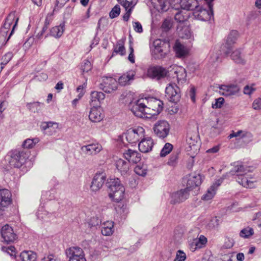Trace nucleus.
<instances>
[{
    "instance_id": "5fc2aeb1",
    "label": "nucleus",
    "mask_w": 261,
    "mask_h": 261,
    "mask_svg": "<svg viewBox=\"0 0 261 261\" xmlns=\"http://www.w3.org/2000/svg\"><path fill=\"white\" fill-rule=\"evenodd\" d=\"M17 18L18 19V17H16L15 12H12L8 15L7 17L6 18L5 21L7 22L8 23L10 24V25H12L14 21L15 23L16 22Z\"/></svg>"
},
{
    "instance_id": "a211bd4d",
    "label": "nucleus",
    "mask_w": 261,
    "mask_h": 261,
    "mask_svg": "<svg viewBox=\"0 0 261 261\" xmlns=\"http://www.w3.org/2000/svg\"><path fill=\"white\" fill-rule=\"evenodd\" d=\"M154 49L152 51L155 58L162 59L166 57L167 53L165 51V43L161 40H156L153 42Z\"/></svg>"
},
{
    "instance_id": "338daca9",
    "label": "nucleus",
    "mask_w": 261,
    "mask_h": 261,
    "mask_svg": "<svg viewBox=\"0 0 261 261\" xmlns=\"http://www.w3.org/2000/svg\"><path fill=\"white\" fill-rule=\"evenodd\" d=\"M255 91V89L252 87H250L249 86H246L244 88V93L247 95H250L253 91Z\"/></svg>"
},
{
    "instance_id": "79ce46f5",
    "label": "nucleus",
    "mask_w": 261,
    "mask_h": 261,
    "mask_svg": "<svg viewBox=\"0 0 261 261\" xmlns=\"http://www.w3.org/2000/svg\"><path fill=\"white\" fill-rule=\"evenodd\" d=\"M254 233L253 228L247 227L241 230L240 232V236L243 238H248L252 236Z\"/></svg>"
},
{
    "instance_id": "f704fd0d",
    "label": "nucleus",
    "mask_w": 261,
    "mask_h": 261,
    "mask_svg": "<svg viewBox=\"0 0 261 261\" xmlns=\"http://www.w3.org/2000/svg\"><path fill=\"white\" fill-rule=\"evenodd\" d=\"M115 54H119L122 56L125 55V48L124 47V40H120L118 41L116 45L114 46L112 56H114Z\"/></svg>"
},
{
    "instance_id": "20e7f679",
    "label": "nucleus",
    "mask_w": 261,
    "mask_h": 261,
    "mask_svg": "<svg viewBox=\"0 0 261 261\" xmlns=\"http://www.w3.org/2000/svg\"><path fill=\"white\" fill-rule=\"evenodd\" d=\"M213 2L211 4L206 3L208 9L203 8L202 6L198 5L193 12L194 17L199 20L207 21L214 17Z\"/></svg>"
},
{
    "instance_id": "f03ea898",
    "label": "nucleus",
    "mask_w": 261,
    "mask_h": 261,
    "mask_svg": "<svg viewBox=\"0 0 261 261\" xmlns=\"http://www.w3.org/2000/svg\"><path fill=\"white\" fill-rule=\"evenodd\" d=\"M10 164L16 168L24 169L30 155V152L24 149H13L8 153Z\"/></svg>"
},
{
    "instance_id": "9d476101",
    "label": "nucleus",
    "mask_w": 261,
    "mask_h": 261,
    "mask_svg": "<svg viewBox=\"0 0 261 261\" xmlns=\"http://www.w3.org/2000/svg\"><path fill=\"white\" fill-rule=\"evenodd\" d=\"M66 254L69 261H86L83 249L77 246H73L67 249Z\"/></svg>"
},
{
    "instance_id": "de8ad7c7",
    "label": "nucleus",
    "mask_w": 261,
    "mask_h": 261,
    "mask_svg": "<svg viewBox=\"0 0 261 261\" xmlns=\"http://www.w3.org/2000/svg\"><path fill=\"white\" fill-rule=\"evenodd\" d=\"M101 219L100 217L96 216L91 218L89 221V225L90 226V227H96L97 226H98L99 224H101Z\"/></svg>"
},
{
    "instance_id": "dca6fc26",
    "label": "nucleus",
    "mask_w": 261,
    "mask_h": 261,
    "mask_svg": "<svg viewBox=\"0 0 261 261\" xmlns=\"http://www.w3.org/2000/svg\"><path fill=\"white\" fill-rule=\"evenodd\" d=\"M12 202V195L11 192L6 189L0 190V216L2 212Z\"/></svg>"
},
{
    "instance_id": "0eeeda50",
    "label": "nucleus",
    "mask_w": 261,
    "mask_h": 261,
    "mask_svg": "<svg viewBox=\"0 0 261 261\" xmlns=\"http://www.w3.org/2000/svg\"><path fill=\"white\" fill-rule=\"evenodd\" d=\"M129 109L132 113L138 117H149L146 114V103L144 99H139L129 103Z\"/></svg>"
},
{
    "instance_id": "13d9d810",
    "label": "nucleus",
    "mask_w": 261,
    "mask_h": 261,
    "mask_svg": "<svg viewBox=\"0 0 261 261\" xmlns=\"http://www.w3.org/2000/svg\"><path fill=\"white\" fill-rule=\"evenodd\" d=\"M172 27V23L169 19H166L162 23V28L165 31H168Z\"/></svg>"
},
{
    "instance_id": "c9c22d12",
    "label": "nucleus",
    "mask_w": 261,
    "mask_h": 261,
    "mask_svg": "<svg viewBox=\"0 0 261 261\" xmlns=\"http://www.w3.org/2000/svg\"><path fill=\"white\" fill-rule=\"evenodd\" d=\"M91 102H95L96 101L100 102L105 98V95L101 92L92 91L90 94Z\"/></svg>"
},
{
    "instance_id": "f3484780",
    "label": "nucleus",
    "mask_w": 261,
    "mask_h": 261,
    "mask_svg": "<svg viewBox=\"0 0 261 261\" xmlns=\"http://www.w3.org/2000/svg\"><path fill=\"white\" fill-rule=\"evenodd\" d=\"M238 36V31L232 30L230 32L227 38L225 44L221 46V50L225 55H228L231 53L232 49V45L235 43Z\"/></svg>"
},
{
    "instance_id": "a18cd8bd",
    "label": "nucleus",
    "mask_w": 261,
    "mask_h": 261,
    "mask_svg": "<svg viewBox=\"0 0 261 261\" xmlns=\"http://www.w3.org/2000/svg\"><path fill=\"white\" fill-rule=\"evenodd\" d=\"M134 171L138 175L144 176L147 173V167L145 165H138L135 168Z\"/></svg>"
},
{
    "instance_id": "69168bd1",
    "label": "nucleus",
    "mask_w": 261,
    "mask_h": 261,
    "mask_svg": "<svg viewBox=\"0 0 261 261\" xmlns=\"http://www.w3.org/2000/svg\"><path fill=\"white\" fill-rule=\"evenodd\" d=\"M84 87L83 85L79 86L76 89L77 92L79 93L77 95L78 98H77L79 100L81 99L84 94Z\"/></svg>"
},
{
    "instance_id": "a19ab883",
    "label": "nucleus",
    "mask_w": 261,
    "mask_h": 261,
    "mask_svg": "<svg viewBox=\"0 0 261 261\" xmlns=\"http://www.w3.org/2000/svg\"><path fill=\"white\" fill-rule=\"evenodd\" d=\"M157 9L162 11H166L169 8V3L168 0H157Z\"/></svg>"
},
{
    "instance_id": "72a5a7b5",
    "label": "nucleus",
    "mask_w": 261,
    "mask_h": 261,
    "mask_svg": "<svg viewBox=\"0 0 261 261\" xmlns=\"http://www.w3.org/2000/svg\"><path fill=\"white\" fill-rule=\"evenodd\" d=\"M19 258L21 261H35L37 255L32 251H24L20 253Z\"/></svg>"
},
{
    "instance_id": "2f4dec72",
    "label": "nucleus",
    "mask_w": 261,
    "mask_h": 261,
    "mask_svg": "<svg viewBox=\"0 0 261 261\" xmlns=\"http://www.w3.org/2000/svg\"><path fill=\"white\" fill-rule=\"evenodd\" d=\"M17 22L18 18H17L15 23H14V24L13 25L12 30L7 38H6V36L8 33V31L4 30H0V45L3 46L6 44V43L9 40L10 37L13 33L14 29L17 25Z\"/></svg>"
},
{
    "instance_id": "6ab92c4d",
    "label": "nucleus",
    "mask_w": 261,
    "mask_h": 261,
    "mask_svg": "<svg viewBox=\"0 0 261 261\" xmlns=\"http://www.w3.org/2000/svg\"><path fill=\"white\" fill-rule=\"evenodd\" d=\"M116 169L122 176H127L129 175L130 164L129 162L123 159H119L115 162Z\"/></svg>"
},
{
    "instance_id": "39448f33",
    "label": "nucleus",
    "mask_w": 261,
    "mask_h": 261,
    "mask_svg": "<svg viewBox=\"0 0 261 261\" xmlns=\"http://www.w3.org/2000/svg\"><path fill=\"white\" fill-rule=\"evenodd\" d=\"M200 148L199 138L197 133H189L187 136L186 150L191 155L198 152Z\"/></svg>"
},
{
    "instance_id": "c756f323",
    "label": "nucleus",
    "mask_w": 261,
    "mask_h": 261,
    "mask_svg": "<svg viewBox=\"0 0 261 261\" xmlns=\"http://www.w3.org/2000/svg\"><path fill=\"white\" fill-rule=\"evenodd\" d=\"M135 72L134 70H129L121 75L118 79V82L121 86H125L129 84V82L134 80L135 75Z\"/></svg>"
},
{
    "instance_id": "aec40b11",
    "label": "nucleus",
    "mask_w": 261,
    "mask_h": 261,
    "mask_svg": "<svg viewBox=\"0 0 261 261\" xmlns=\"http://www.w3.org/2000/svg\"><path fill=\"white\" fill-rule=\"evenodd\" d=\"M154 145L153 140L150 137H143L138 144L139 150L143 153H147L152 150Z\"/></svg>"
},
{
    "instance_id": "412c9836",
    "label": "nucleus",
    "mask_w": 261,
    "mask_h": 261,
    "mask_svg": "<svg viewBox=\"0 0 261 261\" xmlns=\"http://www.w3.org/2000/svg\"><path fill=\"white\" fill-rule=\"evenodd\" d=\"M201 182V177L199 174H191L189 175L187 180L186 189L190 191L193 188L200 186Z\"/></svg>"
},
{
    "instance_id": "a878e982",
    "label": "nucleus",
    "mask_w": 261,
    "mask_h": 261,
    "mask_svg": "<svg viewBox=\"0 0 261 261\" xmlns=\"http://www.w3.org/2000/svg\"><path fill=\"white\" fill-rule=\"evenodd\" d=\"M123 154L125 159L129 162V164L137 163L141 159L140 154L138 151L130 149L126 151Z\"/></svg>"
},
{
    "instance_id": "603ef678",
    "label": "nucleus",
    "mask_w": 261,
    "mask_h": 261,
    "mask_svg": "<svg viewBox=\"0 0 261 261\" xmlns=\"http://www.w3.org/2000/svg\"><path fill=\"white\" fill-rule=\"evenodd\" d=\"M175 73L177 74L176 77L178 83L185 81L187 75L185 69H181L179 72L175 71Z\"/></svg>"
},
{
    "instance_id": "f8f14e48",
    "label": "nucleus",
    "mask_w": 261,
    "mask_h": 261,
    "mask_svg": "<svg viewBox=\"0 0 261 261\" xmlns=\"http://www.w3.org/2000/svg\"><path fill=\"white\" fill-rule=\"evenodd\" d=\"M107 180V175L104 172H99L95 174L91 185L90 189L93 192H97L102 188Z\"/></svg>"
},
{
    "instance_id": "7c9ffc66",
    "label": "nucleus",
    "mask_w": 261,
    "mask_h": 261,
    "mask_svg": "<svg viewBox=\"0 0 261 261\" xmlns=\"http://www.w3.org/2000/svg\"><path fill=\"white\" fill-rule=\"evenodd\" d=\"M114 231V222L112 221H106L102 223L101 229V234L105 236H110Z\"/></svg>"
},
{
    "instance_id": "b1692460",
    "label": "nucleus",
    "mask_w": 261,
    "mask_h": 261,
    "mask_svg": "<svg viewBox=\"0 0 261 261\" xmlns=\"http://www.w3.org/2000/svg\"><path fill=\"white\" fill-rule=\"evenodd\" d=\"M221 95L225 96H229L236 95L239 91V87L234 85H221L219 87Z\"/></svg>"
},
{
    "instance_id": "5701e85b",
    "label": "nucleus",
    "mask_w": 261,
    "mask_h": 261,
    "mask_svg": "<svg viewBox=\"0 0 261 261\" xmlns=\"http://www.w3.org/2000/svg\"><path fill=\"white\" fill-rule=\"evenodd\" d=\"M102 149V146L98 143L89 144L81 147L82 151L87 155H95Z\"/></svg>"
},
{
    "instance_id": "0e129e2a",
    "label": "nucleus",
    "mask_w": 261,
    "mask_h": 261,
    "mask_svg": "<svg viewBox=\"0 0 261 261\" xmlns=\"http://www.w3.org/2000/svg\"><path fill=\"white\" fill-rule=\"evenodd\" d=\"M40 261H60V260L53 254L43 257Z\"/></svg>"
},
{
    "instance_id": "052dcab7",
    "label": "nucleus",
    "mask_w": 261,
    "mask_h": 261,
    "mask_svg": "<svg viewBox=\"0 0 261 261\" xmlns=\"http://www.w3.org/2000/svg\"><path fill=\"white\" fill-rule=\"evenodd\" d=\"M133 28L134 30L137 33H141L143 32L142 26L138 21L133 22Z\"/></svg>"
},
{
    "instance_id": "9b49d317",
    "label": "nucleus",
    "mask_w": 261,
    "mask_h": 261,
    "mask_svg": "<svg viewBox=\"0 0 261 261\" xmlns=\"http://www.w3.org/2000/svg\"><path fill=\"white\" fill-rule=\"evenodd\" d=\"M153 130L157 137L164 139L169 134L170 125L167 121L159 120L154 124Z\"/></svg>"
},
{
    "instance_id": "f257e3e1",
    "label": "nucleus",
    "mask_w": 261,
    "mask_h": 261,
    "mask_svg": "<svg viewBox=\"0 0 261 261\" xmlns=\"http://www.w3.org/2000/svg\"><path fill=\"white\" fill-rule=\"evenodd\" d=\"M249 170L247 167H244L241 163H235L234 167L226 175H236V181L245 188H252L253 181L252 178L248 175Z\"/></svg>"
},
{
    "instance_id": "680f3d73",
    "label": "nucleus",
    "mask_w": 261,
    "mask_h": 261,
    "mask_svg": "<svg viewBox=\"0 0 261 261\" xmlns=\"http://www.w3.org/2000/svg\"><path fill=\"white\" fill-rule=\"evenodd\" d=\"M178 155L177 153L171 154L168 162V164L171 166H173L175 164Z\"/></svg>"
},
{
    "instance_id": "37998d69",
    "label": "nucleus",
    "mask_w": 261,
    "mask_h": 261,
    "mask_svg": "<svg viewBox=\"0 0 261 261\" xmlns=\"http://www.w3.org/2000/svg\"><path fill=\"white\" fill-rule=\"evenodd\" d=\"M188 18V16L187 14H184L183 12L181 11H177L174 16L175 20L179 22L182 23L187 20Z\"/></svg>"
},
{
    "instance_id": "bb28decb",
    "label": "nucleus",
    "mask_w": 261,
    "mask_h": 261,
    "mask_svg": "<svg viewBox=\"0 0 261 261\" xmlns=\"http://www.w3.org/2000/svg\"><path fill=\"white\" fill-rule=\"evenodd\" d=\"M180 5L181 9L188 11H193L199 5L198 0H180Z\"/></svg>"
},
{
    "instance_id": "49530a36",
    "label": "nucleus",
    "mask_w": 261,
    "mask_h": 261,
    "mask_svg": "<svg viewBox=\"0 0 261 261\" xmlns=\"http://www.w3.org/2000/svg\"><path fill=\"white\" fill-rule=\"evenodd\" d=\"M172 149L173 145L169 143H166L161 151L160 155L162 157L165 156L171 152Z\"/></svg>"
},
{
    "instance_id": "8fccbe9b",
    "label": "nucleus",
    "mask_w": 261,
    "mask_h": 261,
    "mask_svg": "<svg viewBox=\"0 0 261 261\" xmlns=\"http://www.w3.org/2000/svg\"><path fill=\"white\" fill-rule=\"evenodd\" d=\"M92 68L90 62L87 60H85L82 64L81 70L83 72H87L91 70Z\"/></svg>"
},
{
    "instance_id": "58836bf2",
    "label": "nucleus",
    "mask_w": 261,
    "mask_h": 261,
    "mask_svg": "<svg viewBox=\"0 0 261 261\" xmlns=\"http://www.w3.org/2000/svg\"><path fill=\"white\" fill-rule=\"evenodd\" d=\"M216 191L215 186H211L206 191V192L202 196V199L208 201L212 199L216 194Z\"/></svg>"
},
{
    "instance_id": "2eb2a0df",
    "label": "nucleus",
    "mask_w": 261,
    "mask_h": 261,
    "mask_svg": "<svg viewBox=\"0 0 261 261\" xmlns=\"http://www.w3.org/2000/svg\"><path fill=\"white\" fill-rule=\"evenodd\" d=\"M1 235L4 241L7 243H14L18 237L12 227L8 224L3 226L1 229Z\"/></svg>"
},
{
    "instance_id": "e2e57ef3",
    "label": "nucleus",
    "mask_w": 261,
    "mask_h": 261,
    "mask_svg": "<svg viewBox=\"0 0 261 261\" xmlns=\"http://www.w3.org/2000/svg\"><path fill=\"white\" fill-rule=\"evenodd\" d=\"M252 107L255 110H259L261 109V98H258L255 99L253 103Z\"/></svg>"
},
{
    "instance_id": "4c0bfd02",
    "label": "nucleus",
    "mask_w": 261,
    "mask_h": 261,
    "mask_svg": "<svg viewBox=\"0 0 261 261\" xmlns=\"http://www.w3.org/2000/svg\"><path fill=\"white\" fill-rule=\"evenodd\" d=\"M206 242V238L203 235H200L198 238L193 240V245L196 246V248L200 249L204 247Z\"/></svg>"
},
{
    "instance_id": "ea45409f",
    "label": "nucleus",
    "mask_w": 261,
    "mask_h": 261,
    "mask_svg": "<svg viewBox=\"0 0 261 261\" xmlns=\"http://www.w3.org/2000/svg\"><path fill=\"white\" fill-rule=\"evenodd\" d=\"M38 142H39L38 138H34L33 139H28L25 140L22 144V147L23 148L22 149L25 150V148H28V149L32 148Z\"/></svg>"
},
{
    "instance_id": "864d4df0",
    "label": "nucleus",
    "mask_w": 261,
    "mask_h": 261,
    "mask_svg": "<svg viewBox=\"0 0 261 261\" xmlns=\"http://www.w3.org/2000/svg\"><path fill=\"white\" fill-rule=\"evenodd\" d=\"M224 103V99L223 97H219L215 99V103H213L212 107L213 109H220L221 108Z\"/></svg>"
},
{
    "instance_id": "c85d7f7f",
    "label": "nucleus",
    "mask_w": 261,
    "mask_h": 261,
    "mask_svg": "<svg viewBox=\"0 0 261 261\" xmlns=\"http://www.w3.org/2000/svg\"><path fill=\"white\" fill-rule=\"evenodd\" d=\"M173 49L176 55L178 58H181L187 55L188 51L185 45L182 44L178 40H176L173 46Z\"/></svg>"
},
{
    "instance_id": "774afa93",
    "label": "nucleus",
    "mask_w": 261,
    "mask_h": 261,
    "mask_svg": "<svg viewBox=\"0 0 261 261\" xmlns=\"http://www.w3.org/2000/svg\"><path fill=\"white\" fill-rule=\"evenodd\" d=\"M133 7H131L129 10H125L126 13L123 16V19L125 21H127L129 18L130 15L132 13Z\"/></svg>"
},
{
    "instance_id": "ddd939ff",
    "label": "nucleus",
    "mask_w": 261,
    "mask_h": 261,
    "mask_svg": "<svg viewBox=\"0 0 261 261\" xmlns=\"http://www.w3.org/2000/svg\"><path fill=\"white\" fill-rule=\"evenodd\" d=\"M118 83L116 79L112 77H103L99 87L106 93H111L117 88Z\"/></svg>"
},
{
    "instance_id": "e433bc0d",
    "label": "nucleus",
    "mask_w": 261,
    "mask_h": 261,
    "mask_svg": "<svg viewBox=\"0 0 261 261\" xmlns=\"http://www.w3.org/2000/svg\"><path fill=\"white\" fill-rule=\"evenodd\" d=\"M231 57L232 60L238 64H244L245 63V61L242 58L241 55V51L239 49L233 51L231 55Z\"/></svg>"
},
{
    "instance_id": "7ed1b4c3",
    "label": "nucleus",
    "mask_w": 261,
    "mask_h": 261,
    "mask_svg": "<svg viewBox=\"0 0 261 261\" xmlns=\"http://www.w3.org/2000/svg\"><path fill=\"white\" fill-rule=\"evenodd\" d=\"M109 195L114 201L118 202L124 197L125 189L118 178L111 179L107 183Z\"/></svg>"
},
{
    "instance_id": "473e14b6",
    "label": "nucleus",
    "mask_w": 261,
    "mask_h": 261,
    "mask_svg": "<svg viewBox=\"0 0 261 261\" xmlns=\"http://www.w3.org/2000/svg\"><path fill=\"white\" fill-rule=\"evenodd\" d=\"M65 31V23L63 22L58 26L52 28L49 32V35L56 38H59L63 35Z\"/></svg>"
},
{
    "instance_id": "6e6d98bb",
    "label": "nucleus",
    "mask_w": 261,
    "mask_h": 261,
    "mask_svg": "<svg viewBox=\"0 0 261 261\" xmlns=\"http://www.w3.org/2000/svg\"><path fill=\"white\" fill-rule=\"evenodd\" d=\"M186 259V253L184 251L179 250L176 252V256L174 261H185Z\"/></svg>"
},
{
    "instance_id": "423d86ee",
    "label": "nucleus",
    "mask_w": 261,
    "mask_h": 261,
    "mask_svg": "<svg viewBox=\"0 0 261 261\" xmlns=\"http://www.w3.org/2000/svg\"><path fill=\"white\" fill-rule=\"evenodd\" d=\"M146 103V114L150 117L161 113L163 108V102L156 98L151 97L145 100Z\"/></svg>"
},
{
    "instance_id": "bf43d9fd",
    "label": "nucleus",
    "mask_w": 261,
    "mask_h": 261,
    "mask_svg": "<svg viewBox=\"0 0 261 261\" xmlns=\"http://www.w3.org/2000/svg\"><path fill=\"white\" fill-rule=\"evenodd\" d=\"M119 3L125 8V10H129L132 7V2L127 0H118Z\"/></svg>"
},
{
    "instance_id": "4468645a",
    "label": "nucleus",
    "mask_w": 261,
    "mask_h": 261,
    "mask_svg": "<svg viewBox=\"0 0 261 261\" xmlns=\"http://www.w3.org/2000/svg\"><path fill=\"white\" fill-rule=\"evenodd\" d=\"M168 73L167 70L161 66L150 67L147 71V75L152 79L160 80L165 77Z\"/></svg>"
},
{
    "instance_id": "09e8293b",
    "label": "nucleus",
    "mask_w": 261,
    "mask_h": 261,
    "mask_svg": "<svg viewBox=\"0 0 261 261\" xmlns=\"http://www.w3.org/2000/svg\"><path fill=\"white\" fill-rule=\"evenodd\" d=\"M40 104L41 103L39 102L28 103L27 107L31 111L35 113L39 110Z\"/></svg>"
},
{
    "instance_id": "4d7b16f0",
    "label": "nucleus",
    "mask_w": 261,
    "mask_h": 261,
    "mask_svg": "<svg viewBox=\"0 0 261 261\" xmlns=\"http://www.w3.org/2000/svg\"><path fill=\"white\" fill-rule=\"evenodd\" d=\"M13 57V54L11 52L6 53L2 58L1 65H6Z\"/></svg>"
},
{
    "instance_id": "c03bdc74",
    "label": "nucleus",
    "mask_w": 261,
    "mask_h": 261,
    "mask_svg": "<svg viewBox=\"0 0 261 261\" xmlns=\"http://www.w3.org/2000/svg\"><path fill=\"white\" fill-rule=\"evenodd\" d=\"M2 251L7 253L12 257H15L16 256V249L13 246H2L1 248Z\"/></svg>"
},
{
    "instance_id": "1a4fd4ad",
    "label": "nucleus",
    "mask_w": 261,
    "mask_h": 261,
    "mask_svg": "<svg viewBox=\"0 0 261 261\" xmlns=\"http://www.w3.org/2000/svg\"><path fill=\"white\" fill-rule=\"evenodd\" d=\"M128 142L135 143L144 137V129L142 127L136 128H129L124 134Z\"/></svg>"
},
{
    "instance_id": "4be33fe9",
    "label": "nucleus",
    "mask_w": 261,
    "mask_h": 261,
    "mask_svg": "<svg viewBox=\"0 0 261 261\" xmlns=\"http://www.w3.org/2000/svg\"><path fill=\"white\" fill-rule=\"evenodd\" d=\"M189 191L185 188L173 193L171 197V202L175 204L185 201L189 197Z\"/></svg>"
},
{
    "instance_id": "6e6552de",
    "label": "nucleus",
    "mask_w": 261,
    "mask_h": 261,
    "mask_svg": "<svg viewBox=\"0 0 261 261\" xmlns=\"http://www.w3.org/2000/svg\"><path fill=\"white\" fill-rule=\"evenodd\" d=\"M166 97L171 102L177 103L181 97L179 88L175 83H169L166 88Z\"/></svg>"
},
{
    "instance_id": "cd10ccee",
    "label": "nucleus",
    "mask_w": 261,
    "mask_h": 261,
    "mask_svg": "<svg viewBox=\"0 0 261 261\" xmlns=\"http://www.w3.org/2000/svg\"><path fill=\"white\" fill-rule=\"evenodd\" d=\"M58 123L53 122H44L41 125V129L45 130V133L49 135L55 133L58 128Z\"/></svg>"
},
{
    "instance_id": "3c124183",
    "label": "nucleus",
    "mask_w": 261,
    "mask_h": 261,
    "mask_svg": "<svg viewBox=\"0 0 261 261\" xmlns=\"http://www.w3.org/2000/svg\"><path fill=\"white\" fill-rule=\"evenodd\" d=\"M120 12V8L119 5H116L113 7L111 12H110L109 15L110 18H114L117 17Z\"/></svg>"
},
{
    "instance_id": "393cba45",
    "label": "nucleus",
    "mask_w": 261,
    "mask_h": 261,
    "mask_svg": "<svg viewBox=\"0 0 261 261\" xmlns=\"http://www.w3.org/2000/svg\"><path fill=\"white\" fill-rule=\"evenodd\" d=\"M89 118L92 122H100L103 118L101 109L100 107H93L89 112Z\"/></svg>"
}]
</instances>
